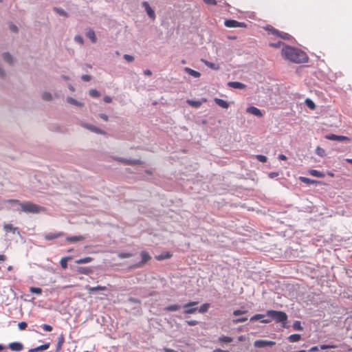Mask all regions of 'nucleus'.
Instances as JSON below:
<instances>
[{
  "mask_svg": "<svg viewBox=\"0 0 352 352\" xmlns=\"http://www.w3.org/2000/svg\"><path fill=\"white\" fill-rule=\"evenodd\" d=\"M305 104L307 106V107L311 110H314L316 109L315 103L309 98H307L305 100Z\"/></svg>",
  "mask_w": 352,
  "mask_h": 352,
  "instance_id": "32",
  "label": "nucleus"
},
{
  "mask_svg": "<svg viewBox=\"0 0 352 352\" xmlns=\"http://www.w3.org/2000/svg\"><path fill=\"white\" fill-rule=\"evenodd\" d=\"M41 327L45 331L47 332H50L53 330V327L51 325L47 324H43Z\"/></svg>",
  "mask_w": 352,
  "mask_h": 352,
  "instance_id": "43",
  "label": "nucleus"
},
{
  "mask_svg": "<svg viewBox=\"0 0 352 352\" xmlns=\"http://www.w3.org/2000/svg\"><path fill=\"white\" fill-rule=\"evenodd\" d=\"M228 85L230 87L234 88V89H243L245 88V85L240 82H229L228 83Z\"/></svg>",
  "mask_w": 352,
  "mask_h": 352,
  "instance_id": "15",
  "label": "nucleus"
},
{
  "mask_svg": "<svg viewBox=\"0 0 352 352\" xmlns=\"http://www.w3.org/2000/svg\"><path fill=\"white\" fill-rule=\"evenodd\" d=\"M224 25L227 28H241L245 26L244 23H241L236 20H226Z\"/></svg>",
  "mask_w": 352,
  "mask_h": 352,
  "instance_id": "9",
  "label": "nucleus"
},
{
  "mask_svg": "<svg viewBox=\"0 0 352 352\" xmlns=\"http://www.w3.org/2000/svg\"><path fill=\"white\" fill-rule=\"evenodd\" d=\"M275 344L274 341L257 340L254 342V346L256 348H263L267 346H274Z\"/></svg>",
  "mask_w": 352,
  "mask_h": 352,
  "instance_id": "7",
  "label": "nucleus"
},
{
  "mask_svg": "<svg viewBox=\"0 0 352 352\" xmlns=\"http://www.w3.org/2000/svg\"><path fill=\"white\" fill-rule=\"evenodd\" d=\"M266 316L276 322H285L287 319V314L280 311L268 310L266 312Z\"/></svg>",
  "mask_w": 352,
  "mask_h": 352,
  "instance_id": "3",
  "label": "nucleus"
},
{
  "mask_svg": "<svg viewBox=\"0 0 352 352\" xmlns=\"http://www.w3.org/2000/svg\"><path fill=\"white\" fill-rule=\"evenodd\" d=\"M85 239V237L83 236L79 235V236H67L66 238V241L70 243H75L77 241H81Z\"/></svg>",
  "mask_w": 352,
  "mask_h": 352,
  "instance_id": "18",
  "label": "nucleus"
},
{
  "mask_svg": "<svg viewBox=\"0 0 352 352\" xmlns=\"http://www.w3.org/2000/svg\"><path fill=\"white\" fill-rule=\"evenodd\" d=\"M316 153L320 157H324L326 155L325 150L320 146L316 147Z\"/></svg>",
  "mask_w": 352,
  "mask_h": 352,
  "instance_id": "36",
  "label": "nucleus"
},
{
  "mask_svg": "<svg viewBox=\"0 0 352 352\" xmlns=\"http://www.w3.org/2000/svg\"><path fill=\"white\" fill-rule=\"evenodd\" d=\"M50 346V343L47 342V343H45L44 344L40 345V346L34 348V349L39 351H45V350H47V349H49Z\"/></svg>",
  "mask_w": 352,
  "mask_h": 352,
  "instance_id": "34",
  "label": "nucleus"
},
{
  "mask_svg": "<svg viewBox=\"0 0 352 352\" xmlns=\"http://www.w3.org/2000/svg\"><path fill=\"white\" fill-rule=\"evenodd\" d=\"M198 304V302L197 301H192L188 303H186L184 305V314H194L197 310V307H192L193 306H195Z\"/></svg>",
  "mask_w": 352,
  "mask_h": 352,
  "instance_id": "6",
  "label": "nucleus"
},
{
  "mask_svg": "<svg viewBox=\"0 0 352 352\" xmlns=\"http://www.w3.org/2000/svg\"><path fill=\"white\" fill-rule=\"evenodd\" d=\"M219 340L221 342L230 343L232 342L233 339L231 337L222 336L219 338Z\"/></svg>",
  "mask_w": 352,
  "mask_h": 352,
  "instance_id": "33",
  "label": "nucleus"
},
{
  "mask_svg": "<svg viewBox=\"0 0 352 352\" xmlns=\"http://www.w3.org/2000/svg\"><path fill=\"white\" fill-rule=\"evenodd\" d=\"M93 258L91 257L87 256L82 258H80L76 261V263L77 264H82V263H90Z\"/></svg>",
  "mask_w": 352,
  "mask_h": 352,
  "instance_id": "27",
  "label": "nucleus"
},
{
  "mask_svg": "<svg viewBox=\"0 0 352 352\" xmlns=\"http://www.w3.org/2000/svg\"><path fill=\"white\" fill-rule=\"evenodd\" d=\"M3 58L6 62H7L9 64H12L13 62L12 56L8 53L3 54Z\"/></svg>",
  "mask_w": 352,
  "mask_h": 352,
  "instance_id": "31",
  "label": "nucleus"
},
{
  "mask_svg": "<svg viewBox=\"0 0 352 352\" xmlns=\"http://www.w3.org/2000/svg\"><path fill=\"white\" fill-rule=\"evenodd\" d=\"M9 348L14 351H21L23 349V346L20 342H12L9 344Z\"/></svg>",
  "mask_w": 352,
  "mask_h": 352,
  "instance_id": "14",
  "label": "nucleus"
},
{
  "mask_svg": "<svg viewBox=\"0 0 352 352\" xmlns=\"http://www.w3.org/2000/svg\"><path fill=\"white\" fill-rule=\"evenodd\" d=\"M81 79L83 80V81H85V82H88L91 80V76H89V75H82L81 76Z\"/></svg>",
  "mask_w": 352,
  "mask_h": 352,
  "instance_id": "58",
  "label": "nucleus"
},
{
  "mask_svg": "<svg viewBox=\"0 0 352 352\" xmlns=\"http://www.w3.org/2000/svg\"><path fill=\"white\" fill-rule=\"evenodd\" d=\"M209 307H210V304H208V303H205V304L202 305L199 307V311L200 313H202V314L206 313V312H207V311H208Z\"/></svg>",
  "mask_w": 352,
  "mask_h": 352,
  "instance_id": "38",
  "label": "nucleus"
},
{
  "mask_svg": "<svg viewBox=\"0 0 352 352\" xmlns=\"http://www.w3.org/2000/svg\"><path fill=\"white\" fill-rule=\"evenodd\" d=\"M3 228L6 232H12L13 233L16 230V228L14 227L11 223H6L3 226Z\"/></svg>",
  "mask_w": 352,
  "mask_h": 352,
  "instance_id": "26",
  "label": "nucleus"
},
{
  "mask_svg": "<svg viewBox=\"0 0 352 352\" xmlns=\"http://www.w3.org/2000/svg\"><path fill=\"white\" fill-rule=\"evenodd\" d=\"M124 58L127 62H132L134 60V58L129 54H124Z\"/></svg>",
  "mask_w": 352,
  "mask_h": 352,
  "instance_id": "55",
  "label": "nucleus"
},
{
  "mask_svg": "<svg viewBox=\"0 0 352 352\" xmlns=\"http://www.w3.org/2000/svg\"><path fill=\"white\" fill-rule=\"evenodd\" d=\"M281 52L283 57L292 63H305L309 60L307 54L304 51L292 45H285Z\"/></svg>",
  "mask_w": 352,
  "mask_h": 352,
  "instance_id": "1",
  "label": "nucleus"
},
{
  "mask_svg": "<svg viewBox=\"0 0 352 352\" xmlns=\"http://www.w3.org/2000/svg\"><path fill=\"white\" fill-rule=\"evenodd\" d=\"M142 258L141 261L135 265H133L132 267H142L146 262L151 260V257L146 251H142L140 253Z\"/></svg>",
  "mask_w": 352,
  "mask_h": 352,
  "instance_id": "5",
  "label": "nucleus"
},
{
  "mask_svg": "<svg viewBox=\"0 0 352 352\" xmlns=\"http://www.w3.org/2000/svg\"><path fill=\"white\" fill-rule=\"evenodd\" d=\"M65 342V338L63 335H60L58 338V342L56 344V352H58L63 347V345Z\"/></svg>",
  "mask_w": 352,
  "mask_h": 352,
  "instance_id": "22",
  "label": "nucleus"
},
{
  "mask_svg": "<svg viewBox=\"0 0 352 352\" xmlns=\"http://www.w3.org/2000/svg\"><path fill=\"white\" fill-rule=\"evenodd\" d=\"M246 111L250 114L254 115L257 117H262L263 113L261 110L255 107H250L247 109Z\"/></svg>",
  "mask_w": 352,
  "mask_h": 352,
  "instance_id": "12",
  "label": "nucleus"
},
{
  "mask_svg": "<svg viewBox=\"0 0 352 352\" xmlns=\"http://www.w3.org/2000/svg\"><path fill=\"white\" fill-rule=\"evenodd\" d=\"M333 348H336L335 345L322 344L320 346V349L322 350L327 349H333Z\"/></svg>",
  "mask_w": 352,
  "mask_h": 352,
  "instance_id": "53",
  "label": "nucleus"
},
{
  "mask_svg": "<svg viewBox=\"0 0 352 352\" xmlns=\"http://www.w3.org/2000/svg\"><path fill=\"white\" fill-rule=\"evenodd\" d=\"M21 210L26 213L37 214L41 212H45V208L40 206L30 201H24L20 204Z\"/></svg>",
  "mask_w": 352,
  "mask_h": 352,
  "instance_id": "2",
  "label": "nucleus"
},
{
  "mask_svg": "<svg viewBox=\"0 0 352 352\" xmlns=\"http://www.w3.org/2000/svg\"><path fill=\"white\" fill-rule=\"evenodd\" d=\"M85 289H87L89 292V293H92L93 292H96V291L106 290L107 287L105 286H100V285H98L96 287H90L89 285H86Z\"/></svg>",
  "mask_w": 352,
  "mask_h": 352,
  "instance_id": "17",
  "label": "nucleus"
},
{
  "mask_svg": "<svg viewBox=\"0 0 352 352\" xmlns=\"http://www.w3.org/2000/svg\"><path fill=\"white\" fill-rule=\"evenodd\" d=\"M294 328H295L296 329H298V330H300V329H302V327H301V326H300V323L299 322H296L294 323Z\"/></svg>",
  "mask_w": 352,
  "mask_h": 352,
  "instance_id": "60",
  "label": "nucleus"
},
{
  "mask_svg": "<svg viewBox=\"0 0 352 352\" xmlns=\"http://www.w3.org/2000/svg\"><path fill=\"white\" fill-rule=\"evenodd\" d=\"M309 173L314 177H324V174L318 170L311 169L309 171Z\"/></svg>",
  "mask_w": 352,
  "mask_h": 352,
  "instance_id": "24",
  "label": "nucleus"
},
{
  "mask_svg": "<svg viewBox=\"0 0 352 352\" xmlns=\"http://www.w3.org/2000/svg\"><path fill=\"white\" fill-rule=\"evenodd\" d=\"M142 7L145 9V11L146 12L148 16L152 19H155V14L154 10L151 8L149 3L147 1H143L142 3Z\"/></svg>",
  "mask_w": 352,
  "mask_h": 352,
  "instance_id": "10",
  "label": "nucleus"
},
{
  "mask_svg": "<svg viewBox=\"0 0 352 352\" xmlns=\"http://www.w3.org/2000/svg\"><path fill=\"white\" fill-rule=\"evenodd\" d=\"M256 158L259 162H263V163L266 162H267V157H266V156H265V155H257L256 156Z\"/></svg>",
  "mask_w": 352,
  "mask_h": 352,
  "instance_id": "44",
  "label": "nucleus"
},
{
  "mask_svg": "<svg viewBox=\"0 0 352 352\" xmlns=\"http://www.w3.org/2000/svg\"><path fill=\"white\" fill-rule=\"evenodd\" d=\"M300 334H292V335H290L288 338V340L291 342H298L300 340Z\"/></svg>",
  "mask_w": 352,
  "mask_h": 352,
  "instance_id": "28",
  "label": "nucleus"
},
{
  "mask_svg": "<svg viewBox=\"0 0 352 352\" xmlns=\"http://www.w3.org/2000/svg\"><path fill=\"white\" fill-rule=\"evenodd\" d=\"M318 349H319L318 346H312L311 348H310L309 351V352H315V351H318Z\"/></svg>",
  "mask_w": 352,
  "mask_h": 352,
  "instance_id": "62",
  "label": "nucleus"
},
{
  "mask_svg": "<svg viewBox=\"0 0 352 352\" xmlns=\"http://www.w3.org/2000/svg\"><path fill=\"white\" fill-rule=\"evenodd\" d=\"M247 312H248V311H246V310L242 311V310L237 309V310L234 311L233 314L234 316H240V315L246 314Z\"/></svg>",
  "mask_w": 352,
  "mask_h": 352,
  "instance_id": "52",
  "label": "nucleus"
},
{
  "mask_svg": "<svg viewBox=\"0 0 352 352\" xmlns=\"http://www.w3.org/2000/svg\"><path fill=\"white\" fill-rule=\"evenodd\" d=\"M30 292L32 294H36L38 295L42 294V289L39 287H31L30 288Z\"/></svg>",
  "mask_w": 352,
  "mask_h": 352,
  "instance_id": "40",
  "label": "nucleus"
},
{
  "mask_svg": "<svg viewBox=\"0 0 352 352\" xmlns=\"http://www.w3.org/2000/svg\"><path fill=\"white\" fill-rule=\"evenodd\" d=\"M74 41L76 42V43H83V38L80 35H76L75 37H74Z\"/></svg>",
  "mask_w": 352,
  "mask_h": 352,
  "instance_id": "54",
  "label": "nucleus"
},
{
  "mask_svg": "<svg viewBox=\"0 0 352 352\" xmlns=\"http://www.w3.org/2000/svg\"><path fill=\"white\" fill-rule=\"evenodd\" d=\"M213 352H230L228 351H224L221 349H216L213 351Z\"/></svg>",
  "mask_w": 352,
  "mask_h": 352,
  "instance_id": "64",
  "label": "nucleus"
},
{
  "mask_svg": "<svg viewBox=\"0 0 352 352\" xmlns=\"http://www.w3.org/2000/svg\"><path fill=\"white\" fill-rule=\"evenodd\" d=\"M187 103L191 107L198 108L201 106V102L197 100H187Z\"/></svg>",
  "mask_w": 352,
  "mask_h": 352,
  "instance_id": "29",
  "label": "nucleus"
},
{
  "mask_svg": "<svg viewBox=\"0 0 352 352\" xmlns=\"http://www.w3.org/2000/svg\"><path fill=\"white\" fill-rule=\"evenodd\" d=\"M326 139L333 141H339L344 142L347 141L349 142L351 140L349 138L344 135H338L335 134H330L326 136Z\"/></svg>",
  "mask_w": 352,
  "mask_h": 352,
  "instance_id": "8",
  "label": "nucleus"
},
{
  "mask_svg": "<svg viewBox=\"0 0 352 352\" xmlns=\"http://www.w3.org/2000/svg\"><path fill=\"white\" fill-rule=\"evenodd\" d=\"M86 36L87 38H89L90 41L91 43H96L97 39H96V34H95V32L93 30H88L86 32Z\"/></svg>",
  "mask_w": 352,
  "mask_h": 352,
  "instance_id": "19",
  "label": "nucleus"
},
{
  "mask_svg": "<svg viewBox=\"0 0 352 352\" xmlns=\"http://www.w3.org/2000/svg\"><path fill=\"white\" fill-rule=\"evenodd\" d=\"M68 259H69V257H64L60 259V264L63 269H66L67 267Z\"/></svg>",
  "mask_w": 352,
  "mask_h": 352,
  "instance_id": "39",
  "label": "nucleus"
},
{
  "mask_svg": "<svg viewBox=\"0 0 352 352\" xmlns=\"http://www.w3.org/2000/svg\"><path fill=\"white\" fill-rule=\"evenodd\" d=\"M42 98L45 100H52V95L50 93L45 92L43 94Z\"/></svg>",
  "mask_w": 352,
  "mask_h": 352,
  "instance_id": "51",
  "label": "nucleus"
},
{
  "mask_svg": "<svg viewBox=\"0 0 352 352\" xmlns=\"http://www.w3.org/2000/svg\"><path fill=\"white\" fill-rule=\"evenodd\" d=\"M204 3L208 5H216L217 1L216 0H203Z\"/></svg>",
  "mask_w": 352,
  "mask_h": 352,
  "instance_id": "57",
  "label": "nucleus"
},
{
  "mask_svg": "<svg viewBox=\"0 0 352 352\" xmlns=\"http://www.w3.org/2000/svg\"><path fill=\"white\" fill-rule=\"evenodd\" d=\"M271 321H272L271 318H265V319H262V320H261V322L262 323H270Z\"/></svg>",
  "mask_w": 352,
  "mask_h": 352,
  "instance_id": "63",
  "label": "nucleus"
},
{
  "mask_svg": "<svg viewBox=\"0 0 352 352\" xmlns=\"http://www.w3.org/2000/svg\"><path fill=\"white\" fill-rule=\"evenodd\" d=\"M179 309H180V306L179 305H171L167 306L164 308V309L168 311H177Z\"/></svg>",
  "mask_w": 352,
  "mask_h": 352,
  "instance_id": "30",
  "label": "nucleus"
},
{
  "mask_svg": "<svg viewBox=\"0 0 352 352\" xmlns=\"http://www.w3.org/2000/svg\"><path fill=\"white\" fill-rule=\"evenodd\" d=\"M9 29L10 31L13 32H17L18 31V28L16 25L13 24L12 23H10L9 24Z\"/></svg>",
  "mask_w": 352,
  "mask_h": 352,
  "instance_id": "50",
  "label": "nucleus"
},
{
  "mask_svg": "<svg viewBox=\"0 0 352 352\" xmlns=\"http://www.w3.org/2000/svg\"><path fill=\"white\" fill-rule=\"evenodd\" d=\"M186 323H187L188 325H190V326H195V325H196L198 322H197V320H187V321H186Z\"/></svg>",
  "mask_w": 352,
  "mask_h": 352,
  "instance_id": "59",
  "label": "nucleus"
},
{
  "mask_svg": "<svg viewBox=\"0 0 352 352\" xmlns=\"http://www.w3.org/2000/svg\"><path fill=\"white\" fill-rule=\"evenodd\" d=\"M263 317H264V315H263V314H255L250 318V320L254 321V320H260V319H262Z\"/></svg>",
  "mask_w": 352,
  "mask_h": 352,
  "instance_id": "49",
  "label": "nucleus"
},
{
  "mask_svg": "<svg viewBox=\"0 0 352 352\" xmlns=\"http://www.w3.org/2000/svg\"><path fill=\"white\" fill-rule=\"evenodd\" d=\"M84 126L85 128L88 129L89 130H90L93 132H95L96 133L105 134V132L104 131L97 128L96 126H95L94 125L85 124H84Z\"/></svg>",
  "mask_w": 352,
  "mask_h": 352,
  "instance_id": "16",
  "label": "nucleus"
},
{
  "mask_svg": "<svg viewBox=\"0 0 352 352\" xmlns=\"http://www.w3.org/2000/svg\"><path fill=\"white\" fill-rule=\"evenodd\" d=\"M267 30L268 31L269 34L276 36L277 37H280L284 40L292 41L293 39L292 36L289 34L283 32H280L272 26H268L267 28Z\"/></svg>",
  "mask_w": 352,
  "mask_h": 352,
  "instance_id": "4",
  "label": "nucleus"
},
{
  "mask_svg": "<svg viewBox=\"0 0 352 352\" xmlns=\"http://www.w3.org/2000/svg\"><path fill=\"white\" fill-rule=\"evenodd\" d=\"M104 101L107 103H110V102H111L112 100H111V97L107 96L104 97Z\"/></svg>",
  "mask_w": 352,
  "mask_h": 352,
  "instance_id": "61",
  "label": "nucleus"
},
{
  "mask_svg": "<svg viewBox=\"0 0 352 352\" xmlns=\"http://www.w3.org/2000/svg\"><path fill=\"white\" fill-rule=\"evenodd\" d=\"M78 272L84 274H89L91 272V270L89 267H79L78 269Z\"/></svg>",
  "mask_w": 352,
  "mask_h": 352,
  "instance_id": "37",
  "label": "nucleus"
},
{
  "mask_svg": "<svg viewBox=\"0 0 352 352\" xmlns=\"http://www.w3.org/2000/svg\"><path fill=\"white\" fill-rule=\"evenodd\" d=\"M27 323L25 322H20L18 324L19 329L21 331L25 330L27 328Z\"/></svg>",
  "mask_w": 352,
  "mask_h": 352,
  "instance_id": "48",
  "label": "nucleus"
},
{
  "mask_svg": "<svg viewBox=\"0 0 352 352\" xmlns=\"http://www.w3.org/2000/svg\"><path fill=\"white\" fill-rule=\"evenodd\" d=\"M248 320L247 317H241L239 318H236L233 320V322L235 324L240 323V322H244Z\"/></svg>",
  "mask_w": 352,
  "mask_h": 352,
  "instance_id": "46",
  "label": "nucleus"
},
{
  "mask_svg": "<svg viewBox=\"0 0 352 352\" xmlns=\"http://www.w3.org/2000/svg\"><path fill=\"white\" fill-rule=\"evenodd\" d=\"M204 63L206 65H207L208 67H209L210 68L214 69V70H217L219 69V66L215 63H210V62H208L207 60H205L204 61Z\"/></svg>",
  "mask_w": 352,
  "mask_h": 352,
  "instance_id": "35",
  "label": "nucleus"
},
{
  "mask_svg": "<svg viewBox=\"0 0 352 352\" xmlns=\"http://www.w3.org/2000/svg\"><path fill=\"white\" fill-rule=\"evenodd\" d=\"M89 93V95L93 98H98L100 96L99 91H98L96 89H90Z\"/></svg>",
  "mask_w": 352,
  "mask_h": 352,
  "instance_id": "41",
  "label": "nucleus"
},
{
  "mask_svg": "<svg viewBox=\"0 0 352 352\" xmlns=\"http://www.w3.org/2000/svg\"><path fill=\"white\" fill-rule=\"evenodd\" d=\"M299 179L302 182L305 183L307 184H315V183H319V182H318V181L313 180V179H311L305 177H300Z\"/></svg>",
  "mask_w": 352,
  "mask_h": 352,
  "instance_id": "25",
  "label": "nucleus"
},
{
  "mask_svg": "<svg viewBox=\"0 0 352 352\" xmlns=\"http://www.w3.org/2000/svg\"><path fill=\"white\" fill-rule=\"evenodd\" d=\"M67 101H68V102H69L70 104H75V105H78V106L82 105V104H81L80 102H78V101H76L75 99H74L72 98H68Z\"/></svg>",
  "mask_w": 352,
  "mask_h": 352,
  "instance_id": "45",
  "label": "nucleus"
},
{
  "mask_svg": "<svg viewBox=\"0 0 352 352\" xmlns=\"http://www.w3.org/2000/svg\"><path fill=\"white\" fill-rule=\"evenodd\" d=\"M184 71L186 73H188L189 75L193 76L194 78H199L201 76L199 72H198L195 70H193L189 67H185Z\"/></svg>",
  "mask_w": 352,
  "mask_h": 352,
  "instance_id": "21",
  "label": "nucleus"
},
{
  "mask_svg": "<svg viewBox=\"0 0 352 352\" xmlns=\"http://www.w3.org/2000/svg\"><path fill=\"white\" fill-rule=\"evenodd\" d=\"M54 10L56 12V13H58L60 16H66V17L68 16L67 13L61 8H56Z\"/></svg>",
  "mask_w": 352,
  "mask_h": 352,
  "instance_id": "42",
  "label": "nucleus"
},
{
  "mask_svg": "<svg viewBox=\"0 0 352 352\" xmlns=\"http://www.w3.org/2000/svg\"><path fill=\"white\" fill-rule=\"evenodd\" d=\"M172 256V254L169 252L162 253L155 256V258L158 261H162L167 258H170Z\"/></svg>",
  "mask_w": 352,
  "mask_h": 352,
  "instance_id": "23",
  "label": "nucleus"
},
{
  "mask_svg": "<svg viewBox=\"0 0 352 352\" xmlns=\"http://www.w3.org/2000/svg\"><path fill=\"white\" fill-rule=\"evenodd\" d=\"M119 258H130L132 256V254L131 253H126V252H122L118 254Z\"/></svg>",
  "mask_w": 352,
  "mask_h": 352,
  "instance_id": "47",
  "label": "nucleus"
},
{
  "mask_svg": "<svg viewBox=\"0 0 352 352\" xmlns=\"http://www.w3.org/2000/svg\"><path fill=\"white\" fill-rule=\"evenodd\" d=\"M65 233L63 232H54V233H47L44 236V238L47 241H52L56 239H58L60 236H63Z\"/></svg>",
  "mask_w": 352,
  "mask_h": 352,
  "instance_id": "11",
  "label": "nucleus"
},
{
  "mask_svg": "<svg viewBox=\"0 0 352 352\" xmlns=\"http://www.w3.org/2000/svg\"><path fill=\"white\" fill-rule=\"evenodd\" d=\"M6 202L10 203V204H17L19 206H20V204H21L19 200L14 199H8V200H6Z\"/></svg>",
  "mask_w": 352,
  "mask_h": 352,
  "instance_id": "56",
  "label": "nucleus"
},
{
  "mask_svg": "<svg viewBox=\"0 0 352 352\" xmlns=\"http://www.w3.org/2000/svg\"><path fill=\"white\" fill-rule=\"evenodd\" d=\"M118 161H120L126 165H137V164H141V161L139 160H127V159L120 158V159H118Z\"/></svg>",
  "mask_w": 352,
  "mask_h": 352,
  "instance_id": "13",
  "label": "nucleus"
},
{
  "mask_svg": "<svg viewBox=\"0 0 352 352\" xmlns=\"http://www.w3.org/2000/svg\"><path fill=\"white\" fill-rule=\"evenodd\" d=\"M214 100L217 104L222 108L228 109L229 107V104L226 100L217 98H214Z\"/></svg>",
  "mask_w": 352,
  "mask_h": 352,
  "instance_id": "20",
  "label": "nucleus"
}]
</instances>
